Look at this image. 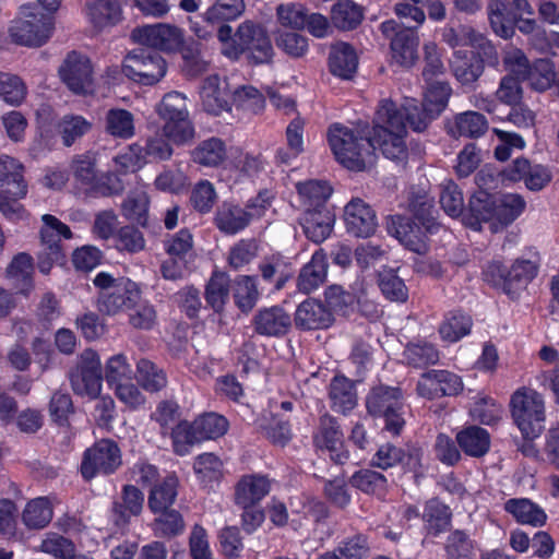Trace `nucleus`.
<instances>
[{
	"label": "nucleus",
	"instance_id": "obj_1",
	"mask_svg": "<svg viewBox=\"0 0 559 559\" xmlns=\"http://www.w3.org/2000/svg\"><path fill=\"white\" fill-rule=\"evenodd\" d=\"M373 133L369 122L359 121L353 128L334 122L328 129L326 140L340 165L349 171L361 173L377 159Z\"/></svg>",
	"mask_w": 559,
	"mask_h": 559
},
{
	"label": "nucleus",
	"instance_id": "obj_2",
	"mask_svg": "<svg viewBox=\"0 0 559 559\" xmlns=\"http://www.w3.org/2000/svg\"><path fill=\"white\" fill-rule=\"evenodd\" d=\"M24 174L25 166L19 159L0 154V212L11 221L26 217V210L20 202L28 192Z\"/></svg>",
	"mask_w": 559,
	"mask_h": 559
},
{
	"label": "nucleus",
	"instance_id": "obj_3",
	"mask_svg": "<svg viewBox=\"0 0 559 559\" xmlns=\"http://www.w3.org/2000/svg\"><path fill=\"white\" fill-rule=\"evenodd\" d=\"M537 272L538 266L531 260L518 259L510 267L500 260H491L483 266L481 280L513 299L536 277Z\"/></svg>",
	"mask_w": 559,
	"mask_h": 559
},
{
	"label": "nucleus",
	"instance_id": "obj_4",
	"mask_svg": "<svg viewBox=\"0 0 559 559\" xmlns=\"http://www.w3.org/2000/svg\"><path fill=\"white\" fill-rule=\"evenodd\" d=\"M509 412L513 425L526 436L543 435L546 429V405L542 393L527 386L516 389L510 396Z\"/></svg>",
	"mask_w": 559,
	"mask_h": 559
},
{
	"label": "nucleus",
	"instance_id": "obj_5",
	"mask_svg": "<svg viewBox=\"0 0 559 559\" xmlns=\"http://www.w3.org/2000/svg\"><path fill=\"white\" fill-rule=\"evenodd\" d=\"M391 103L379 105L377 109V119L381 124H374L373 146L374 152L379 148L383 156L394 162H406L408 151L405 142L407 135L405 126L395 120L397 111L393 109Z\"/></svg>",
	"mask_w": 559,
	"mask_h": 559
},
{
	"label": "nucleus",
	"instance_id": "obj_6",
	"mask_svg": "<svg viewBox=\"0 0 559 559\" xmlns=\"http://www.w3.org/2000/svg\"><path fill=\"white\" fill-rule=\"evenodd\" d=\"M156 111L163 121V135L173 144L183 146L194 139L195 128L189 118L183 94L176 91L167 93Z\"/></svg>",
	"mask_w": 559,
	"mask_h": 559
},
{
	"label": "nucleus",
	"instance_id": "obj_7",
	"mask_svg": "<svg viewBox=\"0 0 559 559\" xmlns=\"http://www.w3.org/2000/svg\"><path fill=\"white\" fill-rule=\"evenodd\" d=\"M40 229V251L37 255V267L40 273L47 275L55 264H62L64 252L61 239H71L72 231L68 225L53 215L45 214Z\"/></svg>",
	"mask_w": 559,
	"mask_h": 559
},
{
	"label": "nucleus",
	"instance_id": "obj_8",
	"mask_svg": "<svg viewBox=\"0 0 559 559\" xmlns=\"http://www.w3.org/2000/svg\"><path fill=\"white\" fill-rule=\"evenodd\" d=\"M153 40L163 51L178 52L182 58V71L195 78L207 70V61L202 56V44L194 37H142V46Z\"/></svg>",
	"mask_w": 559,
	"mask_h": 559
},
{
	"label": "nucleus",
	"instance_id": "obj_9",
	"mask_svg": "<svg viewBox=\"0 0 559 559\" xmlns=\"http://www.w3.org/2000/svg\"><path fill=\"white\" fill-rule=\"evenodd\" d=\"M122 464L118 444L110 439H102L86 449L81 463V474L85 480L98 475H110Z\"/></svg>",
	"mask_w": 559,
	"mask_h": 559
},
{
	"label": "nucleus",
	"instance_id": "obj_10",
	"mask_svg": "<svg viewBox=\"0 0 559 559\" xmlns=\"http://www.w3.org/2000/svg\"><path fill=\"white\" fill-rule=\"evenodd\" d=\"M140 302V287L129 280L120 278L115 284L112 290L100 292L97 299V308L102 313L112 316L120 311L135 310V314L130 316V322L133 326L140 325L138 316L140 312L136 306Z\"/></svg>",
	"mask_w": 559,
	"mask_h": 559
},
{
	"label": "nucleus",
	"instance_id": "obj_11",
	"mask_svg": "<svg viewBox=\"0 0 559 559\" xmlns=\"http://www.w3.org/2000/svg\"><path fill=\"white\" fill-rule=\"evenodd\" d=\"M242 0H219L205 13L206 21L216 29V35H233L229 21L237 19L243 11ZM234 35H266L265 31L253 21L242 22Z\"/></svg>",
	"mask_w": 559,
	"mask_h": 559
},
{
	"label": "nucleus",
	"instance_id": "obj_12",
	"mask_svg": "<svg viewBox=\"0 0 559 559\" xmlns=\"http://www.w3.org/2000/svg\"><path fill=\"white\" fill-rule=\"evenodd\" d=\"M429 229L427 230V226L406 215L395 214L386 219L388 234L396 238L407 250L417 254H426L430 249L429 237L438 230Z\"/></svg>",
	"mask_w": 559,
	"mask_h": 559
},
{
	"label": "nucleus",
	"instance_id": "obj_13",
	"mask_svg": "<svg viewBox=\"0 0 559 559\" xmlns=\"http://www.w3.org/2000/svg\"><path fill=\"white\" fill-rule=\"evenodd\" d=\"M281 26L295 32L307 31L310 35H326L330 28L329 17L309 10L298 2L281 3L276 8Z\"/></svg>",
	"mask_w": 559,
	"mask_h": 559
},
{
	"label": "nucleus",
	"instance_id": "obj_14",
	"mask_svg": "<svg viewBox=\"0 0 559 559\" xmlns=\"http://www.w3.org/2000/svg\"><path fill=\"white\" fill-rule=\"evenodd\" d=\"M222 52L231 60L243 58L258 66L272 61L274 51L271 37H218Z\"/></svg>",
	"mask_w": 559,
	"mask_h": 559
},
{
	"label": "nucleus",
	"instance_id": "obj_15",
	"mask_svg": "<svg viewBox=\"0 0 559 559\" xmlns=\"http://www.w3.org/2000/svg\"><path fill=\"white\" fill-rule=\"evenodd\" d=\"M487 11L495 35H514L515 28L525 35H546L536 19L518 15L506 1H489Z\"/></svg>",
	"mask_w": 559,
	"mask_h": 559
},
{
	"label": "nucleus",
	"instance_id": "obj_16",
	"mask_svg": "<svg viewBox=\"0 0 559 559\" xmlns=\"http://www.w3.org/2000/svg\"><path fill=\"white\" fill-rule=\"evenodd\" d=\"M423 449L416 444H406L404 448L386 442L381 444L372 455L370 465L386 471L401 466L404 473L418 475L423 467Z\"/></svg>",
	"mask_w": 559,
	"mask_h": 559
},
{
	"label": "nucleus",
	"instance_id": "obj_17",
	"mask_svg": "<svg viewBox=\"0 0 559 559\" xmlns=\"http://www.w3.org/2000/svg\"><path fill=\"white\" fill-rule=\"evenodd\" d=\"M69 379L74 393L97 397L102 389V364L98 354L93 349H85L76 367L70 371Z\"/></svg>",
	"mask_w": 559,
	"mask_h": 559
},
{
	"label": "nucleus",
	"instance_id": "obj_18",
	"mask_svg": "<svg viewBox=\"0 0 559 559\" xmlns=\"http://www.w3.org/2000/svg\"><path fill=\"white\" fill-rule=\"evenodd\" d=\"M503 181H524L525 187L531 191H540L552 179V174L548 166L540 164H531L524 157L515 158L510 165L501 171Z\"/></svg>",
	"mask_w": 559,
	"mask_h": 559
},
{
	"label": "nucleus",
	"instance_id": "obj_19",
	"mask_svg": "<svg viewBox=\"0 0 559 559\" xmlns=\"http://www.w3.org/2000/svg\"><path fill=\"white\" fill-rule=\"evenodd\" d=\"M462 390L463 383L461 377L449 370H428L423 373L417 383L418 394L428 400L454 396Z\"/></svg>",
	"mask_w": 559,
	"mask_h": 559
},
{
	"label": "nucleus",
	"instance_id": "obj_20",
	"mask_svg": "<svg viewBox=\"0 0 559 559\" xmlns=\"http://www.w3.org/2000/svg\"><path fill=\"white\" fill-rule=\"evenodd\" d=\"M62 82L76 94H84L92 87V66L90 59L76 51L68 53L59 68Z\"/></svg>",
	"mask_w": 559,
	"mask_h": 559
},
{
	"label": "nucleus",
	"instance_id": "obj_21",
	"mask_svg": "<svg viewBox=\"0 0 559 559\" xmlns=\"http://www.w3.org/2000/svg\"><path fill=\"white\" fill-rule=\"evenodd\" d=\"M346 231L357 238L371 237L378 227L374 210L362 199L350 200L344 209Z\"/></svg>",
	"mask_w": 559,
	"mask_h": 559
},
{
	"label": "nucleus",
	"instance_id": "obj_22",
	"mask_svg": "<svg viewBox=\"0 0 559 559\" xmlns=\"http://www.w3.org/2000/svg\"><path fill=\"white\" fill-rule=\"evenodd\" d=\"M320 299L308 297L300 302L294 314L295 326L301 331L326 330L335 321V317Z\"/></svg>",
	"mask_w": 559,
	"mask_h": 559
},
{
	"label": "nucleus",
	"instance_id": "obj_23",
	"mask_svg": "<svg viewBox=\"0 0 559 559\" xmlns=\"http://www.w3.org/2000/svg\"><path fill=\"white\" fill-rule=\"evenodd\" d=\"M272 478L262 473L245 474L234 487V503L250 507L260 504L272 490Z\"/></svg>",
	"mask_w": 559,
	"mask_h": 559
},
{
	"label": "nucleus",
	"instance_id": "obj_24",
	"mask_svg": "<svg viewBox=\"0 0 559 559\" xmlns=\"http://www.w3.org/2000/svg\"><path fill=\"white\" fill-rule=\"evenodd\" d=\"M252 222V213L235 201H223L216 207L213 224L224 235L243 231Z\"/></svg>",
	"mask_w": 559,
	"mask_h": 559
},
{
	"label": "nucleus",
	"instance_id": "obj_25",
	"mask_svg": "<svg viewBox=\"0 0 559 559\" xmlns=\"http://www.w3.org/2000/svg\"><path fill=\"white\" fill-rule=\"evenodd\" d=\"M359 57L348 43L336 41L331 45L328 56L329 72L342 81H352L357 74Z\"/></svg>",
	"mask_w": 559,
	"mask_h": 559
},
{
	"label": "nucleus",
	"instance_id": "obj_26",
	"mask_svg": "<svg viewBox=\"0 0 559 559\" xmlns=\"http://www.w3.org/2000/svg\"><path fill=\"white\" fill-rule=\"evenodd\" d=\"M385 103H391L394 106L393 109L397 111L395 120L401 121L406 130L411 129L413 132L423 133L436 120V117L428 111L427 107L415 98L406 99L401 106L392 99H382L379 105Z\"/></svg>",
	"mask_w": 559,
	"mask_h": 559
},
{
	"label": "nucleus",
	"instance_id": "obj_27",
	"mask_svg": "<svg viewBox=\"0 0 559 559\" xmlns=\"http://www.w3.org/2000/svg\"><path fill=\"white\" fill-rule=\"evenodd\" d=\"M51 15L41 14L35 7L23 5L10 27V35H46L55 32Z\"/></svg>",
	"mask_w": 559,
	"mask_h": 559
},
{
	"label": "nucleus",
	"instance_id": "obj_28",
	"mask_svg": "<svg viewBox=\"0 0 559 559\" xmlns=\"http://www.w3.org/2000/svg\"><path fill=\"white\" fill-rule=\"evenodd\" d=\"M497 194L478 189L468 199L464 223L474 230H480L483 223L493 222Z\"/></svg>",
	"mask_w": 559,
	"mask_h": 559
},
{
	"label": "nucleus",
	"instance_id": "obj_29",
	"mask_svg": "<svg viewBox=\"0 0 559 559\" xmlns=\"http://www.w3.org/2000/svg\"><path fill=\"white\" fill-rule=\"evenodd\" d=\"M329 260L323 249L316 250L311 259L300 269L296 286L299 292L310 294L322 286L328 277Z\"/></svg>",
	"mask_w": 559,
	"mask_h": 559
},
{
	"label": "nucleus",
	"instance_id": "obj_30",
	"mask_svg": "<svg viewBox=\"0 0 559 559\" xmlns=\"http://www.w3.org/2000/svg\"><path fill=\"white\" fill-rule=\"evenodd\" d=\"M453 49L450 66L454 78L462 85L474 84L484 72L481 58L472 47Z\"/></svg>",
	"mask_w": 559,
	"mask_h": 559
},
{
	"label": "nucleus",
	"instance_id": "obj_31",
	"mask_svg": "<svg viewBox=\"0 0 559 559\" xmlns=\"http://www.w3.org/2000/svg\"><path fill=\"white\" fill-rule=\"evenodd\" d=\"M231 294V280L227 272L215 267L204 286V299L206 306L215 314L222 316Z\"/></svg>",
	"mask_w": 559,
	"mask_h": 559
},
{
	"label": "nucleus",
	"instance_id": "obj_32",
	"mask_svg": "<svg viewBox=\"0 0 559 559\" xmlns=\"http://www.w3.org/2000/svg\"><path fill=\"white\" fill-rule=\"evenodd\" d=\"M190 160L202 168L217 169L227 159V145L218 136L200 141L190 152Z\"/></svg>",
	"mask_w": 559,
	"mask_h": 559
},
{
	"label": "nucleus",
	"instance_id": "obj_33",
	"mask_svg": "<svg viewBox=\"0 0 559 559\" xmlns=\"http://www.w3.org/2000/svg\"><path fill=\"white\" fill-rule=\"evenodd\" d=\"M254 332L262 336H283L288 332L290 317L280 306L260 309L252 320Z\"/></svg>",
	"mask_w": 559,
	"mask_h": 559
},
{
	"label": "nucleus",
	"instance_id": "obj_34",
	"mask_svg": "<svg viewBox=\"0 0 559 559\" xmlns=\"http://www.w3.org/2000/svg\"><path fill=\"white\" fill-rule=\"evenodd\" d=\"M453 513L451 508L435 497L427 500L424 504L421 520L424 531L427 536L438 537L450 531L452 525Z\"/></svg>",
	"mask_w": 559,
	"mask_h": 559
},
{
	"label": "nucleus",
	"instance_id": "obj_35",
	"mask_svg": "<svg viewBox=\"0 0 559 559\" xmlns=\"http://www.w3.org/2000/svg\"><path fill=\"white\" fill-rule=\"evenodd\" d=\"M395 407L404 408L403 391L400 386L379 384L366 397L367 412L374 418H380V415Z\"/></svg>",
	"mask_w": 559,
	"mask_h": 559
},
{
	"label": "nucleus",
	"instance_id": "obj_36",
	"mask_svg": "<svg viewBox=\"0 0 559 559\" xmlns=\"http://www.w3.org/2000/svg\"><path fill=\"white\" fill-rule=\"evenodd\" d=\"M295 188L305 211L329 209L328 201L333 193V188L328 181L308 179L297 182Z\"/></svg>",
	"mask_w": 559,
	"mask_h": 559
},
{
	"label": "nucleus",
	"instance_id": "obj_37",
	"mask_svg": "<svg viewBox=\"0 0 559 559\" xmlns=\"http://www.w3.org/2000/svg\"><path fill=\"white\" fill-rule=\"evenodd\" d=\"M488 130L485 115L474 110L456 114L453 122L447 124L448 133L453 138L478 139Z\"/></svg>",
	"mask_w": 559,
	"mask_h": 559
},
{
	"label": "nucleus",
	"instance_id": "obj_38",
	"mask_svg": "<svg viewBox=\"0 0 559 559\" xmlns=\"http://www.w3.org/2000/svg\"><path fill=\"white\" fill-rule=\"evenodd\" d=\"M85 14L99 31L115 26L122 20V10L117 0H93L86 3Z\"/></svg>",
	"mask_w": 559,
	"mask_h": 559
},
{
	"label": "nucleus",
	"instance_id": "obj_39",
	"mask_svg": "<svg viewBox=\"0 0 559 559\" xmlns=\"http://www.w3.org/2000/svg\"><path fill=\"white\" fill-rule=\"evenodd\" d=\"M334 223L335 214L330 209L305 211L302 228L309 240L321 243L330 237Z\"/></svg>",
	"mask_w": 559,
	"mask_h": 559
},
{
	"label": "nucleus",
	"instance_id": "obj_40",
	"mask_svg": "<svg viewBox=\"0 0 559 559\" xmlns=\"http://www.w3.org/2000/svg\"><path fill=\"white\" fill-rule=\"evenodd\" d=\"M231 296L237 309L248 314L258 304L260 292L258 289V276L236 275L231 280Z\"/></svg>",
	"mask_w": 559,
	"mask_h": 559
},
{
	"label": "nucleus",
	"instance_id": "obj_41",
	"mask_svg": "<svg viewBox=\"0 0 559 559\" xmlns=\"http://www.w3.org/2000/svg\"><path fill=\"white\" fill-rule=\"evenodd\" d=\"M455 439L462 452L467 456L479 459L489 452L490 435L479 426L464 427L456 433Z\"/></svg>",
	"mask_w": 559,
	"mask_h": 559
},
{
	"label": "nucleus",
	"instance_id": "obj_42",
	"mask_svg": "<svg viewBox=\"0 0 559 559\" xmlns=\"http://www.w3.org/2000/svg\"><path fill=\"white\" fill-rule=\"evenodd\" d=\"M504 510L520 524L539 527L545 525L547 521L545 510L527 498H511L507 500Z\"/></svg>",
	"mask_w": 559,
	"mask_h": 559
},
{
	"label": "nucleus",
	"instance_id": "obj_43",
	"mask_svg": "<svg viewBox=\"0 0 559 559\" xmlns=\"http://www.w3.org/2000/svg\"><path fill=\"white\" fill-rule=\"evenodd\" d=\"M472 328V317L462 309H453L444 314L438 332L442 341L456 343L469 335Z\"/></svg>",
	"mask_w": 559,
	"mask_h": 559
},
{
	"label": "nucleus",
	"instance_id": "obj_44",
	"mask_svg": "<svg viewBox=\"0 0 559 559\" xmlns=\"http://www.w3.org/2000/svg\"><path fill=\"white\" fill-rule=\"evenodd\" d=\"M178 487L179 479L174 473L166 475L160 481H156L148 493L150 510L157 514L160 510L171 509L178 495Z\"/></svg>",
	"mask_w": 559,
	"mask_h": 559
},
{
	"label": "nucleus",
	"instance_id": "obj_45",
	"mask_svg": "<svg viewBox=\"0 0 559 559\" xmlns=\"http://www.w3.org/2000/svg\"><path fill=\"white\" fill-rule=\"evenodd\" d=\"M167 72V62L160 55L158 44L153 40L142 46V85H154Z\"/></svg>",
	"mask_w": 559,
	"mask_h": 559
},
{
	"label": "nucleus",
	"instance_id": "obj_46",
	"mask_svg": "<svg viewBox=\"0 0 559 559\" xmlns=\"http://www.w3.org/2000/svg\"><path fill=\"white\" fill-rule=\"evenodd\" d=\"M330 23L341 32L356 29L364 20V9L353 0H342L331 8Z\"/></svg>",
	"mask_w": 559,
	"mask_h": 559
},
{
	"label": "nucleus",
	"instance_id": "obj_47",
	"mask_svg": "<svg viewBox=\"0 0 559 559\" xmlns=\"http://www.w3.org/2000/svg\"><path fill=\"white\" fill-rule=\"evenodd\" d=\"M331 407L337 413L346 414L356 406V393L353 382L343 374L332 378L329 388Z\"/></svg>",
	"mask_w": 559,
	"mask_h": 559
},
{
	"label": "nucleus",
	"instance_id": "obj_48",
	"mask_svg": "<svg viewBox=\"0 0 559 559\" xmlns=\"http://www.w3.org/2000/svg\"><path fill=\"white\" fill-rule=\"evenodd\" d=\"M33 259L27 253L16 254L5 270V276L21 294H28L33 288Z\"/></svg>",
	"mask_w": 559,
	"mask_h": 559
},
{
	"label": "nucleus",
	"instance_id": "obj_49",
	"mask_svg": "<svg viewBox=\"0 0 559 559\" xmlns=\"http://www.w3.org/2000/svg\"><path fill=\"white\" fill-rule=\"evenodd\" d=\"M349 484L357 490L377 497H384L389 483L385 475L371 468H360L349 478Z\"/></svg>",
	"mask_w": 559,
	"mask_h": 559
},
{
	"label": "nucleus",
	"instance_id": "obj_50",
	"mask_svg": "<svg viewBox=\"0 0 559 559\" xmlns=\"http://www.w3.org/2000/svg\"><path fill=\"white\" fill-rule=\"evenodd\" d=\"M407 365L424 369L437 365L440 360V352L437 346L427 341L409 342L403 352Z\"/></svg>",
	"mask_w": 559,
	"mask_h": 559
},
{
	"label": "nucleus",
	"instance_id": "obj_51",
	"mask_svg": "<svg viewBox=\"0 0 559 559\" xmlns=\"http://www.w3.org/2000/svg\"><path fill=\"white\" fill-rule=\"evenodd\" d=\"M92 122L80 115H64L57 123L56 129L66 147L72 146L92 129Z\"/></svg>",
	"mask_w": 559,
	"mask_h": 559
},
{
	"label": "nucleus",
	"instance_id": "obj_52",
	"mask_svg": "<svg viewBox=\"0 0 559 559\" xmlns=\"http://www.w3.org/2000/svg\"><path fill=\"white\" fill-rule=\"evenodd\" d=\"M451 95L452 87L448 82H426L421 103L427 107L428 111L438 119L447 109Z\"/></svg>",
	"mask_w": 559,
	"mask_h": 559
},
{
	"label": "nucleus",
	"instance_id": "obj_53",
	"mask_svg": "<svg viewBox=\"0 0 559 559\" xmlns=\"http://www.w3.org/2000/svg\"><path fill=\"white\" fill-rule=\"evenodd\" d=\"M408 209L412 213V218L419 222L421 225L439 231V223L435 214L437 213L435 206V199L427 193H414L409 198Z\"/></svg>",
	"mask_w": 559,
	"mask_h": 559
},
{
	"label": "nucleus",
	"instance_id": "obj_54",
	"mask_svg": "<svg viewBox=\"0 0 559 559\" xmlns=\"http://www.w3.org/2000/svg\"><path fill=\"white\" fill-rule=\"evenodd\" d=\"M493 222L502 226L512 224L525 210L526 202L520 194L506 193L498 195L496 200Z\"/></svg>",
	"mask_w": 559,
	"mask_h": 559
},
{
	"label": "nucleus",
	"instance_id": "obj_55",
	"mask_svg": "<svg viewBox=\"0 0 559 559\" xmlns=\"http://www.w3.org/2000/svg\"><path fill=\"white\" fill-rule=\"evenodd\" d=\"M419 37H391V61L403 68L413 67L419 58Z\"/></svg>",
	"mask_w": 559,
	"mask_h": 559
},
{
	"label": "nucleus",
	"instance_id": "obj_56",
	"mask_svg": "<svg viewBox=\"0 0 559 559\" xmlns=\"http://www.w3.org/2000/svg\"><path fill=\"white\" fill-rule=\"evenodd\" d=\"M476 542L464 530L450 532L444 543L445 559H475Z\"/></svg>",
	"mask_w": 559,
	"mask_h": 559
},
{
	"label": "nucleus",
	"instance_id": "obj_57",
	"mask_svg": "<svg viewBox=\"0 0 559 559\" xmlns=\"http://www.w3.org/2000/svg\"><path fill=\"white\" fill-rule=\"evenodd\" d=\"M170 439L174 452L180 456L189 454L194 444L202 442L195 429L194 420L190 423L186 419L179 420L171 428Z\"/></svg>",
	"mask_w": 559,
	"mask_h": 559
},
{
	"label": "nucleus",
	"instance_id": "obj_58",
	"mask_svg": "<svg viewBox=\"0 0 559 559\" xmlns=\"http://www.w3.org/2000/svg\"><path fill=\"white\" fill-rule=\"evenodd\" d=\"M52 508L47 498L40 497L31 500L22 514V521L29 530L46 527L52 519Z\"/></svg>",
	"mask_w": 559,
	"mask_h": 559
},
{
	"label": "nucleus",
	"instance_id": "obj_59",
	"mask_svg": "<svg viewBox=\"0 0 559 559\" xmlns=\"http://www.w3.org/2000/svg\"><path fill=\"white\" fill-rule=\"evenodd\" d=\"M194 424L202 442L223 437L229 428L227 418L214 412L199 415L194 419Z\"/></svg>",
	"mask_w": 559,
	"mask_h": 559
},
{
	"label": "nucleus",
	"instance_id": "obj_60",
	"mask_svg": "<svg viewBox=\"0 0 559 559\" xmlns=\"http://www.w3.org/2000/svg\"><path fill=\"white\" fill-rule=\"evenodd\" d=\"M151 524L156 537L171 538L180 535L185 530V521L179 511L166 509L157 512Z\"/></svg>",
	"mask_w": 559,
	"mask_h": 559
},
{
	"label": "nucleus",
	"instance_id": "obj_61",
	"mask_svg": "<svg viewBox=\"0 0 559 559\" xmlns=\"http://www.w3.org/2000/svg\"><path fill=\"white\" fill-rule=\"evenodd\" d=\"M222 467L223 463L219 457L207 452L199 454L193 464V469L204 486L221 483L223 478Z\"/></svg>",
	"mask_w": 559,
	"mask_h": 559
},
{
	"label": "nucleus",
	"instance_id": "obj_62",
	"mask_svg": "<svg viewBox=\"0 0 559 559\" xmlns=\"http://www.w3.org/2000/svg\"><path fill=\"white\" fill-rule=\"evenodd\" d=\"M105 130L115 138L130 139L135 131L133 115L124 109H109L105 117Z\"/></svg>",
	"mask_w": 559,
	"mask_h": 559
},
{
	"label": "nucleus",
	"instance_id": "obj_63",
	"mask_svg": "<svg viewBox=\"0 0 559 559\" xmlns=\"http://www.w3.org/2000/svg\"><path fill=\"white\" fill-rule=\"evenodd\" d=\"M335 549L342 559H367L371 551L369 536L361 532L345 536Z\"/></svg>",
	"mask_w": 559,
	"mask_h": 559
},
{
	"label": "nucleus",
	"instance_id": "obj_64",
	"mask_svg": "<svg viewBox=\"0 0 559 559\" xmlns=\"http://www.w3.org/2000/svg\"><path fill=\"white\" fill-rule=\"evenodd\" d=\"M378 286L389 301L404 304L408 299V288L404 280L393 270L379 274Z\"/></svg>",
	"mask_w": 559,
	"mask_h": 559
}]
</instances>
